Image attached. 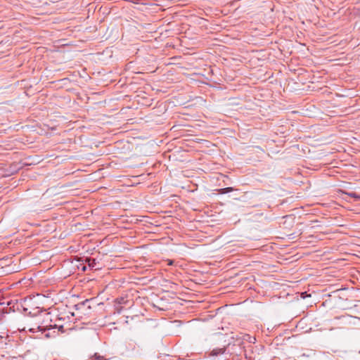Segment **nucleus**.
Instances as JSON below:
<instances>
[{
    "label": "nucleus",
    "mask_w": 360,
    "mask_h": 360,
    "mask_svg": "<svg viewBox=\"0 0 360 360\" xmlns=\"http://www.w3.org/2000/svg\"><path fill=\"white\" fill-rule=\"evenodd\" d=\"M28 331L31 333H41L44 334L46 338H55L58 335V331L64 332L63 326L49 325L46 326H37L36 327L29 328Z\"/></svg>",
    "instance_id": "nucleus-1"
},
{
    "label": "nucleus",
    "mask_w": 360,
    "mask_h": 360,
    "mask_svg": "<svg viewBox=\"0 0 360 360\" xmlns=\"http://www.w3.org/2000/svg\"><path fill=\"white\" fill-rule=\"evenodd\" d=\"M226 350V347H224L223 348H215V349H213L210 353V356H218L219 354H224Z\"/></svg>",
    "instance_id": "nucleus-2"
},
{
    "label": "nucleus",
    "mask_w": 360,
    "mask_h": 360,
    "mask_svg": "<svg viewBox=\"0 0 360 360\" xmlns=\"http://www.w3.org/2000/svg\"><path fill=\"white\" fill-rule=\"evenodd\" d=\"M233 190H234V188L233 187H226V188H224L217 189V193L219 194H226V193L233 191Z\"/></svg>",
    "instance_id": "nucleus-3"
},
{
    "label": "nucleus",
    "mask_w": 360,
    "mask_h": 360,
    "mask_svg": "<svg viewBox=\"0 0 360 360\" xmlns=\"http://www.w3.org/2000/svg\"><path fill=\"white\" fill-rule=\"evenodd\" d=\"M89 360H108L105 356L100 355L98 353H95L92 356L90 357Z\"/></svg>",
    "instance_id": "nucleus-4"
},
{
    "label": "nucleus",
    "mask_w": 360,
    "mask_h": 360,
    "mask_svg": "<svg viewBox=\"0 0 360 360\" xmlns=\"http://www.w3.org/2000/svg\"><path fill=\"white\" fill-rule=\"evenodd\" d=\"M3 303H0V320L4 316L5 313H7V308L2 307Z\"/></svg>",
    "instance_id": "nucleus-5"
},
{
    "label": "nucleus",
    "mask_w": 360,
    "mask_h": 360,
    "mask_svg": "<svg viewBox=\"0 0 360 360\" xmlns=\"http://www.w3.org/2000/svg\"><path fill=\"white\" fill-rule=\"evenodd\" d=\"M89 301H90V300H84V301H83V302H80V303L77 304L76 305V307H82V306H85L87 303H89Z\"/></svg>",
    "instance_id": "nucleus-6"
},
{
    "label": "nucleus",
    "mask_w": 360,
    "mask_h": 360,
    "mask_svg": "<svg viewBox=\"0 0 360 360\" xmlns=\"http://www.w3.org/2000/svg\"><path fill=\"white\" fill-rule=\"evenodd\" d=\"M349 195L352 198H356V199H360V195H359L358 194H356L354 192L350 193H349Z\"/></svg>",
    "instance_id": "nucleus-7"
},
{
    "label": "nucleus",
    "mask_w": 360,
    "mask_h": 360,
    "mask_svg": "<svg viewBox=\"0 0 360 360\" xmlns=\"http://www.w3.org/2000/svg\"><path fill=\"white\" fill-rule=\"evenodd\" d=\"M0 360H8L7 358H6L4 356L1 355L0 356Z\"/></svg>",
    "instance_id": "nucleus-8"
},
{
    "label": "nucleus",
    "mask_w": 360,
    "mask_h": 360,
    "mask_svg": "<svg viewBox=\"0 0 360 360\" xmlns=\"http://www.w3.org/2000/svg\"><path fill=\"white\" fill-rule=\"evenodd\" d=\"M303 294H304V296H302V298H304V296H306L307 292H304V293H303Z\"/></svg>",
    "instance_id": "nucleus-9"
},
{
    "label": "nucleus",
    "mask_w": 360,
    "mask_h": 360,
    "mask_svg": "<svg viewBox=\"0 0 360 360\" xmlns=\"http://www.w3.org/2000/svg\"><path fill=\"white\" fill-rule=\"evenodd\" d=\"M303 294H304V296H302V298H304V296H306L307 292H304V293H303Z\"/></svg>",
    "instance_id": "nucleus-10"
},
{
    "label": "nucleus",
    "mask_w": 360,
    "mask_h": 360,
    "mask_svg": "<svg viewBox=\"0 0 360 360\" xmlns=\"http://www.w3.org/2000/svg\"><path fill=\"white\" fill-rule=\"evenodd\" d=\"M303 294H304V296H302V298H304V296H306L307 292H304V293H303Z\"/></svg>",
    "instance_id": "nucleus-11"
},
{
    "label": "nucleus",
    "mask_w": 360,
    "mask_h": 360,
    "mask_svg": "<svg viewBox=\"0 0 360 360\" xmlns=\"http://www.w3.org/2000/svg\"><path fill=\"white\" fill-rule=\"evenodd\" d=\"M34 338H40V336L39 335H36V336H34Z\"/></svg>",
    "instance_id": "nucleus-12"
}]
</instances>
